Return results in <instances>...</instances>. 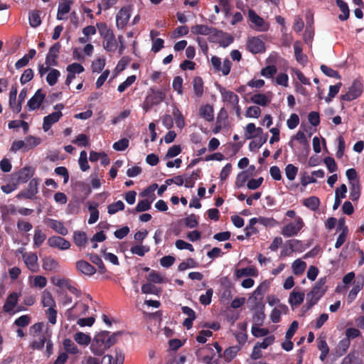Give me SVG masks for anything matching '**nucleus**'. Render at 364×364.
Here are the masks:
<instances>
[{
  "instance_id": "obj_1",
  "label": "nucleus",
  "mask_w": 364,
  "mask_h": 364,
  "mask_svg": "<svg viewBox=\"0 0 364 364\" xmlns=\"http://www.w3.org/2000/svg\"><path fill=\"white\" fill-rule=\"evenodd\" d=\"M109 331H103L95 335L91 343V351L96 355H102L105 351L117 342V338L121 336V332L109 335Z\"/></svg>"
},
{
  "instance_id": "obj_2",
  "label": "nucleus",
  "mask_w": 364,
  "mask_h": 364,
  "mask_svg": "<svg viewBox=\"0 0 364 364\" xmlns=\"http://www.w3.org/2000/svg\"><path fill=\"white\" fill-rule=\"evenodd\" d=\"M97 28L101 38L103 39L102 46L107 52H114L118 47V42L115 35L106 23L100 22L96 23Z\"/></svg>"
},
{
  "instance_id": "obj_3",
  "label": "nucleus",
  "mask_w": 364,
  "mask_h": 364,
  "mask_svg": "<svg viewBox=\"0 0 364 364\" xmlns=\"http://www.w3.org/2000/svg\"><path fill=\"white\" fill-rule=\"evenodd\" d=\"M304 226L302 218L299 216L295 218L294 222H291L284 225L281 233L286 237H291L296 235Z\"/></svg>"
},
{
  "instance_id": "obj_4",
  "label": "nucleus",
  "mask_w": 364,
  "mask_h": 364,
  "mask_svg": "<svg viewBox=\"0 0 364 364\" xmlns=\"http://www.w3.org/2000/svg\"><path fill=\"white\" fill-rule=\"evenodd\" d=\"M363 90V86L361 81L358 79H355L349 87L348 91L346 94L341 95V100L350 102L360 96Z\"/></svg>"
},
{
  "instance_id": "obj_5",
  "label": "nucleus",
  "mask_w": 364,
  "mask_h": 364,
  "mask_svg": "<svg viewBox=\"0 0 364 364\" xmlns=\"http://www.w3.org/2000/svg\"><path fill=\"white\" fill-rule=\"evenodd\" d=\"M209 41L218 43L220 46L225 48L233 42L234 38L230 34L215 28V31L209 37Z\"/></svg>"
},
{
  "instance_id": "obj_6",
  "label": "nucleus",
  "mask_w": 364,
  "mask_h": 364,
  "mask_svg": "<svg viewBox=\"0 0 364 364\" xmlns=\"http://www.w3.org/2000/svg\"><path fill=\"white\" fill-rule=\"evenodd\" d=\"M326 282V277L320 278L313 287L311 291L307 294V299L310 298L316 302H318L327 290V287L325 286Z\"/></svg>"
},
{
  "instance_id": "obj_7",
  "label": "nucleus",
  "mask_w": 364,
  "mask_h": 364,
  "mask_svg": "<svg viewBox=\"0 0 364 364\" xmlns=\"http://www.w3.org/2000/svg\"><path fill=\"white\" fill-rule=\"evenodd\" d=\"M248 17L250 21L254 24L255 30L261 32L268 31L269 28V23L265 22L264 18L257 14L253 9H249Z\"/></svg>"
},
{
  "instance_id": "obj_8",
  "label": "nucleus",
  "mask_w": 364,
  "mask_h": 364,
  "mask_svg": "<svg viewBox=\"0 0 364 364\" xmlns=\"http://www.w3.org/2000/svg\"><path fill=\"white\" fill-rule=\"evenodd\" d=\"M247 49L253 54L263 53L265 50L264 43L257 36L250 37L247 41Z\"/></svg>"
},
{
  "instance_id": "obj_9",
  "label": "nucleus",
  "mask_w": 364,
  "mask_h": 364,
  "mask_svg": "<svg viewBox=\"0 0 364 364\" xmlns=\"http://www.w3.org/2000/svg\"><path fill=\"white\" fill-rule=\"evenodd\" d=\"M61 48V45L59 42L54 43L49 49L48 53L46 57V64L48 66H57L58 65V58Z\"/></svg>"
},
{
  "instance_id": "obj_10",
  "label": "nucleus",
  "mask_w": 364,
  "mask_h": 364,
  "mask_svg": "<svg viewBox=\"0 0 364 364\" xmlns=\"http://www.w3.org/2000/svg\"><path fill=\"white\" fill-rule=\"evenodd\" d=\"M196 356L198 360L202 361L203 363L212 364L215 354L210 345H207L196 352Z\"/></svg>"
},
{
  "instance_id": "obj_11",
  "label": "nucleus",
  "mask_w": 364,
  "mask_h": 364,
  "mask_svg": "<svg viewBox=\"0 0 364 364\" xmlns=\"http://www.w3.org/2000/svg\"><path fill=\"white\" fill-rule=\"evenodd\" d=\"M131 16L129 6L122 8L116 16V25L119 29H122L128 23Z\"/></svg>"
},
{
  "instance_id": "obj_12",
  "label": "nucleus",
  "mask_w": 364,
  "mask_h": 364,
  "mask_svg": "<svg viewBox=\"0 0 364 364\" xmlns=\"http://www.w3.org/2000/svg\"><path fill=\"white\" fill-rule=\"evenodd\" d=\"M38 179L33 178L30 181L28 188L26 191L20 192L17 194L16 198L18 199L26 198L33 199V196L38 193Z\"/></svg>"
},
{
  "instance_id": "obj_13",
  "label": "nucleus",
  "mask_w": 364,
  "mask_h": 364,
  "mask_svg": "<svg viewBox=\"0 0 364 364\" xmlns=\"http://www.w3.org/2000/svg\"><path fill=\"white\" fill-rule=\"evenodd\" d=\"M75 268L79 273L88 277L94 275L97 271L94 266L83 259L76 262Z\"/></svg>"
},
{
  "instance_id": "obj_14",
  "label": "nucleus",
  "mask_w": 364,
  "mask_h": 364,
  "mask_svg": "<svg viewBox=\"0 0 364 364\" xmlns=\"http://www.w3.org/2000/svg\"><path fill=\"white\" fill-rule=\"evenodd\" d=\"M48 245L50 247L58 248L61 250H68L70 247V242L60 236L50 237L48 240Z\"/></svg>"
},
{
  "instance_id": "obj_15",
  "label": "nucleus",
  "mask_w": 364,
  "mask_h": 364,
  "mask_svg": "<svg viewBox=\"0 0 364 364\" xmlns=\"http://www.w3.org/2000/svg\"><path fill=\"white\" fill-rule=\"evenodd\" d=\"M89 306L82 302L78 301L75 304V305L68 309V314L69 316H73L76 318L80 316L86 315L88 312Z\"/></svg>"
},
{
  "instance_id": "obj_16",
  "label": "nucleus",
  "mask_w": 364,
  "mask_h": 364,
  "mask_svg": "<svg viewBox=\"0 0 364 364\" xmlns=\"http://www.w3.org/2000/svg\"><path fill=\"white\" fill-rule=\"evenodd\" d=\"M46 95L41 89L38 90L34 95L28 100L27 105L29 110L38 109L45 99Z\"/></svg>"
},
{
  "instance_id": "obj_17",
  "label": "nucleus",
  "mask_w": 364,
  "mask_h": 364,
  "mask_svg": "<svg viewBox=\"0 0 364 364\" xmlns=\"http://www.w3.org/2000/svg\"><path fill=\"white\" fill-rule=\"evenodd\" d=\"M62 116L63 113L61 111H58L44 117L43 123V130L45 132L48 131L53 124L59 121Z\"/></svg>"
},
{
  "instance_id": "obj_18",
  "label": "nucleus",
  "mask_w": 364,
  "mask_h": 364,
  "mask_svg": "<svg viewBox=\"0 0 364 364\" xmlns=\"http://www.w3.org/2000/svg\"><path fill=\"white\" fill-rule=\"evenodd\" d=\"M34 174V170L30 166H25L16 173L18 183H26Z\"/></svg>"
},
{
  "instance_id": "obj_19",
  "label": "nucleus",
  "mask_w": 364,
  "mask_h": 364,
  "mask_svg": "<svg viewBox=\"0 0 364 364\" xmlns=\"http://www.w3.org/2000/svg\"><path fill=\"white\" fill-rule=\"evenodd\" d=\"M46 223H48V225L57 233L63 236L68 235V230L65 227L63 222L51 218H47Z\"/></svg>"
},
{
  "instance_id": "obj_20",
  "label": "nucleus",
  "mask_w": 364,
  "mask_h": 364,
  "mask_svg": "<svg viewBox=\"0 0 364 364\" xmlns=\"http://www.w3.org/2000/svg\"><path fill=\"white\" fill-rule=\"evenodd\" d=\"M191 31L194 35H210V36L215 31V28L204 24H196L191 28Z\"/></svg>"
},
{
  "instance_id": "obj_21",
  "label": "nucleus",
  "mask_w": 364,
  "mask_h": 364,
  "mask_svg": "<svg viewBox=\"0 0 364 364\" xmlns=\"http://www.w3.org/2000/svg\"><path fill=\"white\" fill-rule=\"evenodd\" d=\"M124 356L121 350H116L114 355H107L102 358V362H107L108 364H123Z\"/></svg>"
},
{
  "instance_id": "obj_22",
  "label": "nucleus",
  "mask_w": 364,
  "mask_h": 364,
  "mask_svg": "<svg viewBox=\"0 0 364 364\" xmlns=\"http://www.w3.org/2000/svg\"><path fill=\"white\" fill-rule=\"evenodd\" d=\"M262 132L261 127H256L254 123H249L245 127V136L247 139H250L259 136Z\"/></svg>"
},
{
  "instance_id": "obj_23",
  "label": "nucleus",
  "mask_w": 364,
  "mask_h": 364,
  "mask_svg": "<svg viewBox=\"0 0 364 364\" xmlns=\"http://www.w3.org/2000/svg\"><path fill=\"white\" fill-rule=\"evenodd\" d=\"M267 285L263 282L260 284L254 291L252 297L255 301V307H258L259 306H261V304H263L262 303V300L264 297V293L267 291Z\"/></svg>"
},
{
  "instance_id": "obj_24",
  "label": "nucleus",
  "mask_w": 364,
  "mask_h": 364,
  "mask_svg": "<svg viewBox=\"0 0 364 364\" xmlns=\"http://www.w3.org/2000/svg\"><path fill=\"white\" fill-rule=\"evenodd\" d=\"M199 115L200 117L203 118L207 122H210L213 121V119H214L213 107L209 104L202 105L199 109Z\"/></svg>"
},
{
  "instance_id": "obj_25",
  "label": "nucleus",
  "mask_w": 364,
  "mask_h": 364,
  "mask_svg": "<svg viewBox=\"0 0 364 364\" xmlns=\"http://www.w3.org/2000/svg\"><path fill=\"white\" fill-rule=\"evenodd\" d=\"M294 55L296 61L302 65L306 64L308 59L307 56L302 53L301 43L296 41L294 43Z\"/></svg>"
},
{
  "instance_id": "obj_26",
  "label": "nucleus",
  "mask_w": 364,
  "mask_h": 364,
  "mask_svg": "<svg viewBox=\"0 0 364 364\" xmlns=\"http://www.w3.org/2000/svg\"><path fill=\"white\" fill-rule=\"evenodd\" d=\"M73 3L72 0H61L58 5L57 19L64 20L65 18L63 16L67 14L70 10V5Z\"/></svg>"
},
{
  "instance_id": "obj_27",
  "label": "nucleus",
  "mask_w": 364,
  "mask_h": 364,
  "mask_svg": "<svg viewBox=\"0 0 364 364\" xmlns=\"http://www.w3.org/2000/svg\"><path fill=\"white\" fill-rule=\"evenodd\" d=\"M235 275L237 279L242 277H257L258 271L254 267H247L242 269H237L235 272Z\"/></svg>"
},
{
  "instance_id": "obj_28",
  "label": "nucleus",
  "mask_w": 364,
  "mask_h": 364,
  "mask_svg": "<svg viewBox=\"0 0 364 364\" xmlns=\"http://www.w3.org/2000/svg\"><path fill=\"white\" fill-rule=\"evenodd\" d=\"M336 4L342 12L338 15V19L341 21H346L350 16V10L348 4L343 0H336Z\"/></svg>"
},
{
  "instance_id": "obj_29",
  "label": "nucleus",
  "mask_w": 364,
  "mask_h": 364,
  "mask_svg": "<svg viewBox=\"0 0 364 364\" xmlns=\"http://www.w3.org/2000/svg\"><path fill=\"white\" fill-rule=\"evenodd\" d=\"M18 294L16 292L10 294L3 306L5 312H11L18 303Z\"/></svg>"
},
{
  "instance_id": "obj_30",
  "label": "nucleus",
  "mask_w": 364,
  "mask_h": 364,
  "mask_svg": "<svg viewBox=\"0 0 364 364\" xmlns=\"http://www.w3.org/2000/svg\"><path fill=\"white\" fill-rule=\"evenodd\" d=\"M256 308L257 309L255 311L252 316V321L254 322L253 325L262 326L265 319V314L264 312V304H261V306Z\"/></svg>"
},
{
  "instance_id": "obj_31",
  "label": "nucleus",
  "mask_w": 364,
  "mask_h": 364,
  "mask_svg": "<svg viewBox=\"0 0 364 364\" xmlns=\"http://www.w3.org/2000/svg\"><path fill=\"white\" fill-rule=\"evenodd\" d=\"M220 92L224 102H229L232 106H237L239 97L235 93L230 90H225V89H223V91Z\"/></svg>"
},
{
  "instance_id": "obj_32",
  "label": "nucleus",
  "mask_w": 364,
  "mask_h": 364,
  "mask_svg": "<svg viewBox=\"0 0 364 364\" xmlns=\"http://www.w3.org/2000/svg\"><path fill=\"white\" fill-rule=\"evenodd\" d=\"M304 299V293L296 291L295 289H294L290 293V295L289 297V303L291 306H298L303 303Z\"/></svg>"
},
{
  "instance_id": "obj_33",
  "label": "nucleus",
  "mask_w": 364,
  "mask_h": 364,
  "mask_svg": "<svg viewBox=\"0 0 364 364\" xmlns=\"http://www.w3.org/2000/svg\"><path fill=\"white\" fill-rule=\"evenodd\" d=\"M23 258L26 266L31 272H35L38 270V257L36 254H28L24 256Z\"/></svg>"
},
{
  "instance_id": "obj_34",
  "label": "nucleus",
  "mask_w": 364,
  "mask_h": 364,
  "mask_svg": "<svg viewBox=\"0 0 364 364\" xmlns=\"http://www.w3.org/2000/svg\"><path fill=\"white\" fill-rule=\"evenodd\" d=\"M268 137V134H262L259 136L256 137L255 140H253L249 144V149L250 151H255L259 149L264 143H266Z\"/></svg>"
},
{
  "instance_id": "obj_35",
  "label": "nucleus",
  "mask_w": 364,
  "mask_h": 364,
  "mask_svg": "<svg viewBox=\"0 0 364 364\" xmlns=\"http://www.w3.org/2000/svg\"><path fill=\"white\" fill-rule=\"evenodd\" d=\"M240 349L241 346H233L226 348L223 353L224 360L227 363L231 362L235 358Z\"/></svg>"
},
{
  "instance_id": "obj_36",
  "label": "nucleus",
  "mask_w": 364,
  "mask_h": 364,
  "mask_svg": "<svg viewBox=\"0 0 364 364\" xmlns=\"http://www.w3.org/2000/svg\"><path fill=\"white\" fill-rule=\"evenodd\" d=\"M43 269L46 271H54L59 267V264L58 261L51 257H46L43 259Z\"/></svg>"
},
{
  "instance_id": "obj_37",
  "label": "nucleus",
  "mask_w": 364,
  "mask_h": 364,
  "mask_svg": "<svg viewBox=\"0 0 364 364\" xmlns=\"http://www.w3.org/2000/svg\"><path fill=\"white\" fill-rule=\"evenodd\" d=\"M193 88L197 97H201L203 95V80L201 77L196 76L193 80Z\"/></svg>"
},
{
  "instance_id": "obj_38",
  "label": "nucleus",
  "mask_w": 364,
  "mask_h": 364,
  "mask_svg": "<svg viewBox=\"0 0 364 364\" xmlns=\"http://www.w3.org/2000/svg\"><path fill=\"white\" fill-rule=\"evenodd\" d=\"M286 245L289 247V250H291V252H301L305 250L306 247H304L303 242L301 240H289L287 241Z\"/></svg>"
},
{
  "instance_id": "obj_39",
  "label": "nucleus",
  "mask_w": 364,
  "mask_h": 364,
  "mask_svg": "<svg viewBox=\"0 0 364 364\" xmlns=\"http://www.w3.org/2000/svg\"><path fill=\"white\" fill-rule=\"evenodd\" d=\"M303 205L312 211H316L320 205V200L316 196H311L304 200Z\"/></svg>"
},
{
  "instance_id": "obj_40",
  "label": "nucleus",
  "mask_w": 364,
  "mask_h": 364,
  "mask_svg": "<svg viewBox=\"0 0 364 364\" xmlns=\"http://www.w3.org/2000/svg\"><path fill=\"white\" fill-rule=\"evenodd\" d=\"M74 341L81 346H88L91 343V337L82 332H77L73 335Z\"/></svg>"
},
{
  "instance_id": "obj_41",
  "label": "nucleus",
  "mask_w": 364,
  "mask_h": 364,
  "mask_svg": "<svg viewBox=\"0 0 364 364\" xmlns=\"http://www.w3.org/2000/svg\"><path fill=\"white\" fill-rule=\"evenodd\" d=\"M87 235L85 232L75 231L73 234V241L80 247H85L87 243Z\"/></svg>"
},
{
  "instance_id": "obj_42",
  "label": "nucleus",
  "mask_w": 364,
  "mask_h": 364,
  "mask_svg": "<svg viewBox=\"0 0 364 364\" xmlns=\"http://www.w3.org/2000/svg\"><path fill=\"white\" fill-rule=\"evenodd\" d=\"M350 341L348 338L341 339L336 348V353L338 356L343 355L349 348Z\"/></svg>"
},
{
  "instance_id": "obj_43",
  "label": "nucleus",
  "mask_w": 364,
  "mask_h": 364,
  "mask_svg": "<svg viewBox=\"0 0 364 364\" xmlns=\"http://www.w3.org/2000/svg\"><path fill=\"white\" fill-rule=\"evenodd\" d=\"M29 24L33 28H36L41 23V19L40 17V11L38 10H33L29 12L28 16Z\"/></svg>"
},
{
  "instance_id": "obj_44",
  "label": "nucleus",
  "mask_w": 364,
  "mask_h": 364,
  "mask_svg": "<svg viewBox=\"0 0 364 364\" xmlns=\"http://www.w3.org/2000/svg\"><path fill=\"white\" fill-rule=\"evenodd\" d=\"M151 201H149L147 199H144V200L139 201L135 209L129 210V211L133 214H134L136 212H137V213L144 212V211L149 210L151 208Z\"/></svg>"
},
{
  "instance_id": "obj_45",
  "label": "nucleus",
  "mask_w": 364,
  "mask_h": 364,
  "mask_svg": "<svg viewBox=\"0 0 364 364\" xmlns=\"http://www.w3.org/2000/svg\"><path fill=\"white\" fill-rule=\"evenodd\" d=\"M252 102L260 105L266 106L269 102V100L264 94H255L250 98Z\"/></svg>"
},
{
  "instance_id": "obj_46",
  "label": "nucleus",
  "mask_w": 364,
  "mask_h": 364,
  "mask_svg": "<svg viewBox=\"0 0 364 364\" xmlns=\"http://www.w3.org/2000/svg\"><path fill=\"white\" fill-rule=\"evenodd\" d=\"M42 304L49 308L55 307V301L50 291H44L42 294Z\"/></svg>"
},
{
  "instance_id": "obj_47",
  "label": "nucleus",
  "mask_w": 364,
  "mask_h": 364,
  "mask_svg": "<svg viewBox=\"0 0 364 364\" xmlns=\"http://www.w3.org/2000/svg\"><path fill=\"white\" fill-rule=\"evenodd\" d=\"M350 198L353 201L358 200L360 196V186L359 185L358 181H357L356 183L350 182Z\"/></svg>"
},
{
  "instance_id": "obj_48",
  "label": "nucleus",
  "mask_w": 364,
  "mask_h": 364,
  "mask_svg": "<svg viewBox=\"0 0 364 364\" xmlns=\"http://www.w3.org/2000/svg\"><path fill=\"white\" fill-rule=\"evenodd\" d=\"M306 267V263L300 259H296L292 263V269L295 275H300L304 273Z\"/></svg>"
},
{
  "instance_id": "obj_49",
  "label": "nucleus",
  "mask_w": 364,
  "mask_h": 364,
  "mask_svg": "<svg viewBox=\"0 0 364 364\" xmlns=\"http://www.w3.org/2000/svg\"><path fill=\"white\" fill-rule=\"evenodd\" d=\"M90 260L91 261V262L97 266L99 272L100 274H104L107 272V269L102 259L97 254H90Z\"/></svg>"
},
{
  "instance_id": "obj_50",
  "label": "nucleus",
  "mask_w": 364,
  "mask_h": 364,
  "mask_svg": "<svg viewBox=\"0 0 364 364\" xmlns=\"http://www.w3.org/2000/svg\"><path fill=\"white\" fill-rule=\"evenodd\" d=\"M60 76V73L58 70L52 68L50 70L47 77L46 81L49 85L53 86L56 84L58 77Z\"/></svg>"
},
{
  "instance_id": "obj_51",
  "label": "nucleus",
  "mask_w": 364,
  "mask_h": 364,
  "mask_svg": "<svg viewBox=\"0 0 364 364\" xmlns=\"http://www.w3.org/2000/svg\"><path fill=\"white\" fill-rule=\"evenodd\" d=\"M63 346L67 353L70 354H77L79 350L75 343L70 338H65L63 341Z\"/></svg>"
},
{
  "instance_id": "obj_52",
  "label": "nucleus",
  "mask_w": 364,
  "mask_h": 364,
  "mask_svg": "<svg viewBox=\"0 0 364 364\" xmlns=\"http://www.w3.org/2000/svg\"><path fill=\"white\" fill-rule=\"evenodd\" d=\"M25 150L28 151L36 146H37L41 143V139L38 137L29 136L25 139Z\"/></svg>"
},
{
  "instance_id": "obj_53",
  "label": "nucleus",
  "mask_w": 364,
  "mask_h": 364,
  "mask_svg": "<svg viewBox=\"0 0 364 364\" xmlns=\"http://www.w3.org/2000/svg\"><path fill=\"white\" fill-rule=\"evenodd\" d=\"M298 171V168L294 165L291 164H287L285 167V174L287 178L289 181L294 180L297 175Z\"/></svg>"
},
{
  "instance_id": "obj_54",
  "label": "nucleus",
  "mask_w": 364,
  "mask_h": 364,
  "mask_svg": "<svg viewBox=\"0 0 364 364\" xmlns=\"http://www.w3.org/2000/svg\"><path fill=\"white\" fill-rule=\"evenodd\" d=\"M173 116L174 117L176 126L180 129L183 128L185 126L184 117L181 112L177 107L173 109Z\"/></svg>"
},
{
  "instance_id": "obj_55",
  "label": "nucleus",
  "mask_w": 364,
  "mask_h": 364,
  "mask_svg": "<svg viewBox=\"0 0 364 364\" xmlns=\"http://www.w3.org/2000/svg\"><path fill=\"white\" fill-rule=\"evenodd\" d=\"M321 72L326 76L336 79H341V75L337 70H335L326 65H321L320 67Z\"/></svg>"
},
{
  "instance_id": "obj_56",
  "label": "nucleus",
  "mask_w": 364,
  "mask_h": 364,
  "mask_svg": "<svg viewBox=\"0 0 364 364\" xmlns=\"http://www.w3.org/2000/svg\"><path fill=\"white\" fill-rule=\"evenodd\" d=\"M46 238V235L41 230L36 229L33 236V245L36 247H39L43 243Z\"/></svg>"
},
{
  "instance_id": "obj_57",
  "label": "nucleus",
  "mask_w": 364,
  "mask_h": 364,
  "mask_svg": "<svg viewBox=\"0 0 364 364\" xmlns=\"http://www.w3.org/2000/svg\"><path fill=\"white\" fill-rule=\"evenodd\" d=\"M363 282H357L353 289L350 291L348 299L350 302L353 301L357 296L358 292L363 289Z\"/></svg>"
},
{
  "instance_id": "obj_58",
  "label": "nucleus",
  "mask_w": 364,
  "mask_h": 364,
  "mask_svg": "<svg viewBox=\"0 0 364 364\" xmlns=\"http://www.w3.org/2000/svg\"><path fill=\"white\" fill-rule=\"evenodd\" d=\"M124 209V204L122 200H118L108 205L107 213L109 215H113L117 213L119 210H123Z\"/></svg>"
},
{
  "instance_id": "obj_59",
  "label": "nucleus",
  "mask_w": 364,
  "mask_h": 364,
  "mask_svg": "<svg viewBox=\"0 0 364 364\" xmlns=\"http://www.w3.org/2000/svg\"><path fill=\"white\" fill-rule=\"evenodd\" d=\"M105 66V59L99 58L94 60L92 63L91 68L93 73H100Z\"/></svg>"
},
{
  "instance_id": "obj_60",
  "label": "nucleus",
  "mask_w": 364,
  "mask_h": 364,
  "mask_svg": "<svg viewBox=\"0 0 364 364\" xmlns=\"http://www.w3.org/2000/svg\"><path fill=\"white\" fill-rule=\"evenodd\" d=\"M249 176L247 171H242L239 173L237 176L236 181L235 182V186L236 188H240L245 186V183L247 181Z\"/></svg>"
},
{
  "instance_id": "obj_61",
  "label": "nucleus",
  "mask_w": 364,
  "mask_h": 364,
  "mask_svg": "<svg viewBox=\"0 0 364 364\" xmlns=\"http://www.w3.org/2000/svg\"><path fill=\"white\" fill-rule=\"evenodd\" d=\"M200 169L194 171L191 176L186 179L185 186L186 188H193L194 186L195 181L200 178Z\"/></svg>"
},
{
  "instance_id": "obj_62",
  "label": "nucleus",
  "mask_w": 364,
  "mask_h": 364,
  "mask_svg": "<svg viewBox=\"0 0 364 364\" xmlns=\"http://www.w3.org/2000/svg\"><path fill=\"white\" fill-rule=\"evenodd\" d=\"M46 342V338L45 335L41 334L38 338V341H34L30 343L29 347L33 350H42L44 347L45 343Z\"/></svg>"
},
{
  "instance_id": "obj_63",
  "label": "nucleus",
  "mask_w": 364,
  "mask_h": 364,
  "mask_svg": "<svg viewBox=\"0 0 364 364\" xmlns=\"http://www.w3.org/2000/svg\"><path fill=\"white\" fill-rule=\"evenodd\" d=\"M72 142L78 146L86 147L89 145V137L85 134H80Z\"/></svg>"
},
{
  "instance_id": "obj_64",
  "label": "nucleus",
  "mask_w": 364,
  "mask_h": 364,
  "mask_svg": "<svg viewBox=\"0 0 364 364\" xmlns=\"http://www.w3.org/2000/svg\"><path fill=\"white\" fill-rule=\"evenodd\" d=\"M213 294V289H207L205 294H202L199 297V301L201 304L204 306L209 305L211 303L212 296Z\"/></svg>"
}]
</instances>
